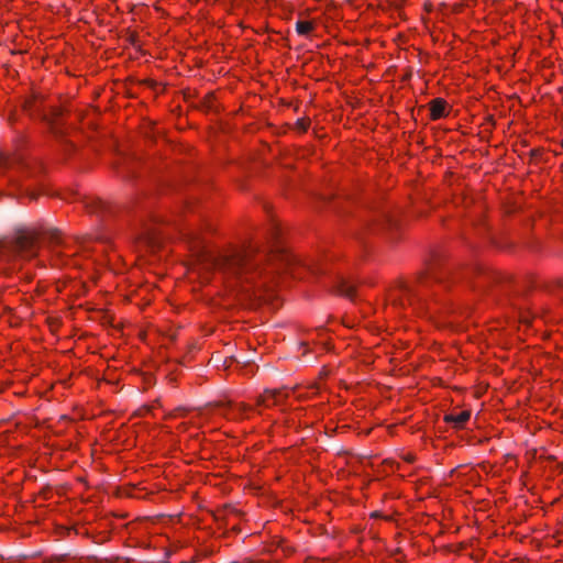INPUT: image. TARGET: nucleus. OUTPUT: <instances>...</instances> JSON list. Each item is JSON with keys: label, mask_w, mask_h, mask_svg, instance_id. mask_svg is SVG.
<instances>
[{"label": "nucleus", "mask_w": 563, "mask_h": 563, "mask_svg": "<svg viewBox=\"0 0 563 563\" xmlns=\"http://www.w3.org/2000/svg\"><path fill=\"white\" fill-rule=\"evenodd\" d=\"M185 236L197 249V255L205 268L217 271L232 279L234 286L240 288L243 300L260 302L271 299L264 297L268 291L266 282L256 283V278L262 277L261 265L264 261L278 266H290L295 263V257L277 243L260 255V250L252 245L244 250L213 252L202 245L199 232H186Z\"/></svg>", "instance_id": "nucleus-1"}, {"label": "nucleus", "mask_w": 563, "mask_h": 563, "mask_svg": "<svg viewBox=\"0 0 563 563\" xmlns=\"http://www.w3.org/2000/svg\"><path fill=\"white\" fill-rule=\"evenodd\" d=\"M42 236L49 243L60 245L63 243L60 232L56 229H43L38 232L23 230L13 236L0 241V261L15 264L29 261L37 255V239Z\"/></svg>", "instance_id": "nucleus-2"}, {"label": "nucleus", "mask_w": 563, "mask_h": 563, "mask_svg": "<svg viewBox=\"0 0 563 563\" xmlns=\"http://www.w3.org/2000/svg\"><path fill=\"white\" fill-rule=\"evenodd\" d=\"M84 206L89 212L98 214L103 219L114 212L113 206L98 198H85Z\"/></svg>", "instance_id": "nucleus-3"}, {"label": "nucleus", "mask_w": 563, "mask_h": 563, "mask_svg": "<svg viewBox=\"0 0 563 563\" xmlns=\"http://www.w3.org/2000/svg\"><path fill=\"white\" fill-rule=\"evenodd\" d=\"M423 296L420 291L413 290L410 287H404V298L399 299V305L405 306V301L413 307L415 309H422L423 307Z\"/></svg>", "instance_id": "nucleus-4"}, {"label": "nucleus", "mask_w": 563, "mask_h": 563, "mask_svg": "<svg viewBox=\"0 0 563 563\" xmlns=\"http://www.w3.org/2000/svg\"><path fill=\"white\" fill-rule=\"evenodd\" d=\"M287 396L283 390H265L263 395L258 397L257 404L265 407H271L280 404V401Z\"/></svg>", "instance_id": "nucleus-5"}, {"label": "nucleus", "mask_w": 563, "mask_h": 563, "mask_svg": "<svg viewBox=\"0 0 563 563\" xmlns=\"http://www.w3.org/2000/svg\"><path fill=\"white\" fill-rule=\"evenodd\" d=\"M471 412L468 410H463L460 412H452L444 417V420L448 423L453 424L454 428H462L464 423L470 419Z\"/></svg>", "instance_id": "nucleus-6"}, {"label": "nucleus", "mask_w": 563, "mask_h": 563, "mask_svg": "<svg viewBox=\"0 0 563 563\" xmlns=\"http://www.w3.org/2000/svg\"><path fill=\"white\" fill-rule=\"evenodd\" d=\"M335 291L344 297H347L350 299H354L355 297V286L354 284L350 283L349 280L344 278H340L335 286Z\"/></svg>", "instance_id": "nucleus-7"}, {"label": "nucleus", "mask_w": 563, "mask_h": 563, "mask_svg": "<svg viewBox=\"0 0 563 563\" xmlns=\"http://www.w3.org/2000/svg\"><path fill=\"white\" fill-rule=\"evenodd\" d=\"M397 225L396 219L387 212H383L376 220L372 230L391 229Z\"/></svg>", "instance_id": "nucleus-8"}, {"label": "nucleus", "mask_w": 563, "mask_h": 563, "mask_svg": "<svg viewBox=\"0 0 563 563\" xmlns=\"http://www.w3.org/2000/svg\"><path fill=\"white\" fill-rule=\"evenodd\" d=\"M431 119L438 120L444 117L445 113V101L442 99H434L430 103Z\"/></svg>", "instance_id": "nucleus-9"}, {"label": "nucleus", "mask_w": 563, "mask_h": 563, "mask_svg": "<svg viewBox=\"0 0 563 563\" xmlns=\"http://www.w3.org/2000/svg\"><path fill=\"white\" fill-rule=\"evenodd\" d=\"M312 29H313V25L311 22H308V21H297L296 22V31L300 35H307Z\"/></svg>", "instance_id": "nucleus-10"}, {"label": "nucleus", "mask_w": 563, "mask_h": 563, "mask_svg": "<svg viewBox=\"0 0 563 563\" xmlns=\"http://www.w3.org/2000/svg\"><path fill=\"white\" fill-rule=\"evenodd\" d=\"M62 115V110L58 109V108H52L49 113H43V119L51 122V123H54L55 120Z\"/></svg>", "instance_id": "nucleus-11"}, {"label": "nucleus", "mask_w": 563, "mask_h": 563, "mask_svg": "<svg viewBox=\"0 0 563 563\" xmlns=\"http://www.w3.org/2000/svg\"><path fill=\"white\" fill-rule=\"evenodd\" d=\"M429 275L433 280H435L439 284L445 283L443 274H441V272H438V269L433 266L429 268Z\"/></svg>", "instance_id": "nucleus-12"}, {"label": "nucleus", "mask_w": 563, "mask_h": 563, "mask_svg": "<svg viewBox=\"0 0 563 563\" xmlns=\"http://www.w3.org/2000/svg\"><path fill=\"white\" fill-rule=\"evenodd\" d=\"M16 162V158H11L9 156H5L4 154H0V168H8Z\"/></svg>", "instance_id": "nucleus-13"}, {"label": "nucleus", "mask_w": 563, "mask_h": 563, "mask_svg": "<svg viewBox=\"0 0 563 563\" xmlns=\"http://www.w3.org/2000/svg\"><path fill=\"white\" fill-rule=\"evenodd\" d=\"M228 408H229L230 411H235L236 410L239 413H242V412L245 411V406L242 405V404L233 405V404L229 402Z\"/></svg>", "instance_id": "nucleus-14"}, {"label": "nucleus", "mask_w": 563, "mask_h": 563, "mask_svg": "<svg viewBox=\"0 0 563 563\" xmlns=\"http://www.w3.org/2000/svg\"><path fill=\"white\" fill-rule=\"evenodd\" d=\"M240 516V511L236 508L230 507L227 510V518L230 519L231 517H238Z\"/></svg>", "instance_id": "nucleus-15"}, {"label": "nucleus", "mask_w": 563, "mask_h": 563, "mask_svg": "<svg viewBox=\"0 0 563 563\" xmlns=\"http://www.w3.org/2000/svg\"><path fill=\"white\" fill-rule=\"evenodd\" d=\"M297 125L301 131H306L308 123L303 119H300L297 121Z\"/></svg>", "instance_id": "nucleus-16"}, {"label": "nucleus", "mask_w": 563, "mask_h": 563, "mask_svg": "<svg viewBox=\"0 0 563 563\" xmlns=\"http://www.w3.org/2000/svg\"><path fill=\"white\" fill-rule=\"evenodd\" d=\"M310 269L312 271V273H319V269H317L314 267H311Z\"/></svg>", "instance_id": "nucleus-17"}, {"label": "nucleus", "mask_w": 563, "mask_h": 563, "mask_svg": "<svg viewBox=\"0 0 563 563\" xmlns=\"http://www.w3.org/2000/svg\"><path fill=\"white\" fill-rule=\"evenodd\" d=\"M31 198L35 199L36 198L35 194H31Z\"/></svg>", "instance_id": "nucleus-18"}, {"label": "nucleus", "mask_w": 563, "mask_h": 563, "mask_svg": "<svg viewBox=\"0 0 563 563\" xmlns=\"http://www.w3.org/2000/svg\"><path fill=\"white\" fill-rule=\"evenodd\" d=\"M442 274H443V277L445 278V275H448V272H444V273H442Z\"/></svg>", "instance_id": "nucleus-19"}, {"label": "nucleus", "mask_w": 563, "mask_h": 563, "mask_svg": "<svg viewBox=\"0 0 563 563\" xmlns=\"http://www.w3.org/2000/svg\"><path fill=\"white\" fill-rule=\"evenodd\" d=\"M561 145H562V147H563V140L561 141Z\"/></svg>", "instance_id": "nucleus-20"}, {"label": "nucleus", "mask_w": 563, "mask_h": 563, "mask_svg": "<svg viewBox=\"0 0 563 563\" xmlns=\"http://www.w3.org/2000/svg\"><path fill=\"white\" fill-rule=\"evenodd\" d=\"M561 287H562V289H563V284H561Z\"/></svg>", "instance_id": "nucleus-21"}]
</instances>
